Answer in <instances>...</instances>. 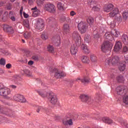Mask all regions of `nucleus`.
Masks as SVG:
<instances>
[{
  "label": "nucleus",
  "instance_id": "nucleus-56",
  "mask_svg": "<svg viewBox=\"0 0 128 128\" xmlns=\"http://www.w3.org/2000/svg\"><path fill=\"white\" fill-rule=\"evenodd\" d=\"M41 38L42 40H48V36L47 35H46L44 34H42L41 36Z\"/></svg>",
  "mask_w": 128,
  "mask_h": 128
},
{
  "label": "nucleus",
  "instance_id": "nucleus-32",
  "mask_svg": "<svg viewBox=\"0 0 128 128\" xmlns=\"http://www.w3.org/2000/svg\"><path fill=\"white\" fill-rule=\"evenodd\" d=\"M111 34L112 36H114L115 38H118V36L120 35V32L116 30H112Z\"/></svg>",
  "mask_w": 128,
  "mask_h": 128
},
{
  "label": "nucleus",
  "instance_id": "nucleus-64",
  "mask_svg": "<svg viewBox=\"0 0 128 128\" xmlns=\"http://www.w3.org/2000/svg\"><path fill=\"white\" fill-rule=\"evenodd\" d=\"M24 16L26 18H28V14H26L24 12Z\"/></svg>",
  "mask_w": 128,
  "mask_h": 128
},
{
  "label": "nucleus",
  "instance_id": "nucleus-54",
  "mask_svg": "<svg viewBox=\"0 0 128 128\" xmlns=\"http://www.w3.org/2000/svg\"><path fill=\"white\" fill-rule=\"evenodd\" d=\"M122 52H124V54H126V52H128V46H124L123 48Z\"/></svg>",
  "mask_w": 128,
  "mask_h": 128
},
{
  "label": "nucleus",
  "instance_id": "nucleus-11",
  "mask_svg": "<svg viewBox=\"0 0 128 128\" xmlns=\"http://www.w3.org/2000/svg\"><path fill=\"white\" fill-rule=\"evenodd\" d=\"M55 70L54 76L56 78H60L62 76H66V73L64 72H60L56 68L54 69Z\"/></svg>",
  "mask_w": 128,
  "mask_h": 128
},
{
  "label": "nucleus",
  "instance_id": "nucleus-53",
  "mask_svg": "<svg viewBox=\"0 0 128 128\" xmlns=\"http://www.w3.org/2000/svg\"><path fill=\"white\" fill-rule=\"evenodd\" d=\"M56 46H59L60 44V37L58 36V40L55 43Z\"/></svg>",
  "mask_w": 128,
  "mask_h": 128
},
{
  "label": "nucleus",
  "instance_id": "nucleus-30",
  "mask_svg": "<svg viewBox=\"0 0 128 128\" xmlns=\"http://www.w3.org/2000/svg\"><path fill=\"white\" fill-rule=\"evenodd\" d=\"M52 18L48 19V21L49 22L48 26H50V28H54V26H56V24L54 22H52Z\"/></svg>",
  "mask_w": 128,
  "mask_h": 128
},
{
  "label": "nucleus",
  "instance_id": "nucleus-20",
  "mask_svg": "<svg viewBox=\"0 0 128 128\" xmlns=\"http://www.w3.org/2000/svg\"><path fill=\"white\" fill-rule=\"evenodd\" d=\"M21 74H26L28 78H32V72H30V70H26V69H24L21 70Z\"/></svg>",
  "mask_w": 128,
  "mask_h": 128
},
{
  "label": "nucleus",
  "instance_id": "nucleus-45",
  "mask_svg": "<svg viewBox=\"0 0 128 128\" xmlns=\"http://www.w3.org/2000/svg\"><path fill=\"white\" fill-rule=\"evenodd\" d=\"M0 65L6 66V60L4 58H1L0 60Z\"/></svg>",
  "mask_w": 128,
  "mask_h": 128
},
{
  "label": "nucleus",
  "instance_id": "nucleus-60",
  "mask_svg": "<svg viewBox=\"0 0 128 128\" xmlns=\"http://www.w3.org/2000/svg\"><path fill=\"white\" fill-rule=\"evenodd\" d=\"M6 8L7 10H12V4H8L6 6Z\"/></svg>",
  "mask_w": 128,
  "mask_h": 128
},
{
  "label": "nucleus",
  "instance_id": "nucleus-44",
  "mask_svg": "<svg viewBox=\"0 0 128 128\" xmlns=\"http://www.w3.org/2000/svg\"><path fill=\"white\" fill-rule=\"evenodd\" d=\"M84 40L86 42H90V35L86 36L84 38Z\"/></svg>",
  "mask_w": 128,
  "mask_h": 128
},
{
  "label": "nucleus",
  "instance_id": "nucleus-39",
  "mask_svg": "<svg viewBox=\"0 0 128 128\" xmlns=\"http://www.w3.org/2000/svg\"><path fill=\"white\" fill-rule=\"evenodd\" d=\"M48 50L49 52H54V48L52 45H49L48 46Z\"/></svg>",
  "mask_w": 128,
  "mask_h": 128
},
{
  "label": "nucleus",
  "instance_id": "nucleus-48",
  "mask_svg": "<svg viewBox=\"0 0 128 128\" xmlns=\"http://www.w3.org/2000/svg\"><path fill=\"white\" fill-rule=\"evenodd\" d=\"M123 18L124 20H128V12H123L122 14Z\"/></svg>",
  "mask_w": 128,
  "mask_h": 128
},
{
  "label": "nucleus",
  "instance_id": "nucleus-7",
  "mask_svg": "<svg viewBox=\"0 0 128 128\" xmlns=\"http://www.w3.org/2000/svg\"><path fill=\"white\" fill-rule=\"evenodd\" d=\"M44 10L49 12H56V6L52 4H46L44 6Z\"/></svg>",
  "mask_w": 128,
  "mask_h": 128
},
{
  "label": "nucleus",
  "instance_id": "nucleus-49",
  "mask_svg": "<svg viewBox=\"0 0 128 128\" xmlns=\"http://www.w3.org/2000/svg\"><path fill=\"white\" fill-rule=\"evenodd\" d=\"M88 4H90L91 6H94L96 4V1L88 0Z\"/></svg>",
  "mask_w": 128,
  "mask_h": 128
},
{
  "label": "nucleus",
  "instance_id": "nucleus-58",
  "mask_svg": "<svg viewBox=\"0 0 128 128\" xmlns=\"http://www.w3.org/2000/svg\"><path fill=\"white\" fill-rule=\"evenodd\" d=\"M124 60H126V64H128V54L127 55H124Z\"/></svg>",
  "mask_w": 128,
  "mask_h": 128
},
{
  "label": "nucleus",
  "instance_id": "nucleus-34",
  "mask_svg": "<svg viewBox=\"0 0 128 128\" xmlns=\"http://www.w3.org/2000/svg\"><path fill=\"white\" fill-rule=\"evenodd\" d=\"M32 36V33L30 32H26L24 34V38L26 40H28V38H30V37Z\"/></svg>",
  "mask_w": 128,
  "mask_h": 128
},
{
  "label": "nucleus",
  "instance_id": "nucleus-41",
  "mask_svg": "<svg viewBox=\"0 0 128 128\" xmlns=\"http://www.w3.org/2000/svg\"><path fill=\"white\" fill-rule=\"evenodd\" d=\"M8 12H6L4 14L2 19L4 20H8Z\"/></svg>",
  "mask_w": 128,
  "mask_h": 128
},
{
  "label": "nucleus",
  "instance_id": "nucleus-35",
  "mask_svg": "<svg viewBox=\"0 0 128 128\" xmlns=\"http://www.w3.org/2000/svg\"><path fill=\"white\" fill-rule=\"evenodd\" d=\"M120 124H121V126H124L126 128H128V122H126V120H122Z\"/></svg>",
  "mask_w": 128,
  "mask_h": 128
},
{
  "label": "nucleus",
  "instance_id": "nucleus-47",
  "mask_svg": "<svg viewBox=\"0 0 128 128\" xmlns=\"http://www.w3.org/2000/svg\"><path fill=\"white\" fill-rule=\"evenodd\" d=\"M44 108H42V106H38L36 107V112H44Z\"/></svg>",
  "mask_w": 128,
  "mask_h": 128
},
{
  "label": "nucleus",
  "instance_id": "nucleus-55",
  "mask_svg": "<svg viewBox=\"0 0 128 128\" xmlns=\"http://www.w3.org/2000/svg\"><path fill=\"white\" fill-rule=\"evenodd\" d=\"M44 0H37L36 4L38 6H40V4H44Z\"/></svg>",
  "mask_w": 128,
  "mask_h": 128
},
{
  "label": "nucleus",
  "instance_id": "nucleus-18",
  "mask_svg": "<svg viewBox=\"0 0 128 128\" xmlns=\"http://www.w3.org/2000/svg\"><path fill=\"white\" fill-rule=\"evenodd\" d=\"M0 112H2V114H6L7 116H16V113L14 112H12V111H9L8 112H6V110H4V109H0Z\"/></svg>",
  "mask_w": 128,
  "mask_h": 128
},
{
  "label": "nucleus",
  "instance_id": "nucleus-57",
  "mask_svg": "<svg viewBox=\"0 0 128 128\" xmlns=\"http://www.w3.org/2000/svg\"><path fill=\"white\" fill-rule=\"evenodd\" d=\"M76 14V13L74 10H72L70 12V16H74Z\"/></svg>",
  "mask_w": 128,
  "mask_h": 128
},
{
  "label": "nucleus",
  "instance_id": "nucleus-29",
  "mask_svg": "<svg viewBox=\"0 0 128 128\" xmlns=\"http://www.w3.org/2000/svg\"><path fill=\"white\" fill-rule=\"evenodd\" d=\"M37 92L42 98H46L48 96V92H44L42 90H37Z\"/></svg>",
  "mask_w": 128,
  "mask_h": 128
},
{
  "label": "nucleus",
  "instance_id": "nucleus-21",
  "mask_svg": "<svg viewBox=\"0 0 128 128\" xmlns=\"http://www.w3.org/2000/svg\"><path fill=\"white\" fill-rule=\"evenodd\" d=\"M70 32V26L68 24H65L64 26V34H68Z\"/></svg>",
  "mask_w": 128,
  "mask_h": 128
},
{
  "label": "nucleus",
  "instance_id": "nucleus-62",
  "mask_svg": "<svg viewBox=\"0 0 128 128\" xmlns=\"http://www.w3.org/2000/svg\"><path fill=\"white\" fill-rule=\"evenodd\" d=\"M34 0H28V4L30 6H32V4H34Z\"/></svg>",
  "mask_w": 128,
  "mask_h": 128
},
{
  "label": "nucleus",
  "instance_id": "nucleus-28",
  "mask_svg": "<svg viewBox=\"0 0 128 128\" xmlns=\"http://www.w3.org/2000/svg\"><path fill=\"white\" fill-rule=\"evenodd\" d=\"M81 60L84 64H90V58L86 56H82Z\"/></svg>",
  "mask_w": 128,
  "mask_h": 128
},
{
  "label": "nucleus",
  "instance_id": "nucleus-42",
  "mask_svg": "<svg viewBox=\"0 0 128 128\" xmlns=\"http://www.w3.org/2000/svg\"><path fill=\"white\" fill-rule=\"evenodd\" d=\"M12 12H10L9 14V18H10L12 20V22H16V17L12 16Z\"/></svg>",
  "mask_w": 128,
  "mask_h": 128
},
{
  "label": "nucleus",
  "instance_id": "nucleus-4",
  "mask_svg": "<svg viewBox=\"0 0 128 128\" xmlns=\"http://www.w3.org/2000/svg\"><path fill=\"white\" fill-rule=\"evenodd\" d=\"M116 92L118 96H126L128 92V89L124 86H118L116 88Z\"/></svg>",
  "mask_w": 128,
  "mask_h": 128
},
{
  "label": "nucleus",
  "instance_id": "nucleus-61",
  "mask_svg": "<svg viewBox=\"0 0 128 128\" xmlns=\"http://www.w3.org/2000/svg\"><path fill=\"white\" fill-rule=\"evenodd\" d=\"M6 68H12V64H6Z\"/></svg>",
  "mask_w": 128,
  "mask_h": 128
},
{
  "label": "nucleus",
  "instance_id": "nucleus-43",
  "mask_svg": "<svg viewBox=\"0 0 128 128\" xmlns=\"http://www.w3.org/2000/svg\"><path fill=\"white\" fill-rule=\"evenodd\" d=\"M87 22L89 24H92L94 23V19L92 17H89L87 19Z\"/></svg>",
  "mask_w": 128,
  "mask_h": 128
},
{
  "label": "nucleus",
  "instance_id": "nucleus-6",
  "mask_svg": "<svg viewBox=\"0 0 128 128\" xmlns=\"http://www.w3.org/2000/svg\"><path fill=\"white\" fill-rule=\"evenodd\" d=\"M10 94V90L6 87L0 88V96H6Z\"/></svg>",
  "mask_w": 128,
  "mask_h": 128
},
{
  "label": "nucleus",
  "instance_id": "nucleus-37",
  "mask_svg": "<svg viewBox=\"0 0 128 128\" xmlns=\"http://www.w3.org/2000/svg\"><path fill=\"white\" fill-rule=\"evenodd\" d=\"M92 10H94V12H99L100 10V6L98 5H96V6H94Z\"/></svg>",
  "mask_w": 128,
  "mask_h": 128
},
{
  "label": "nucleus",
  "instance_id": "nucleus-24",
  "mask_svg": "<svg viewBox=\"0 0 128 128\" xmlns=\"http://www.w3.org/2000/svg\"><path fill=\"white\" fill-rule=\"evenodd\" d=\"M81 48L85 52V54H90V50L88 48V46L86 44H83L81 46Z\"/></svg>",
  "mask_w": 128,
  "mask_h": 128
},
{
  "label": "nucleus",
  "instance_id": "nucleus-26",
  "mask_svg": "<svg viewBox=\"0 0 128 128\" xmlns=\"http://www.w3.org/2000/svg\"><path fill=\"white\" fill-rule=\"evenodd\" d=\"M104 38H105L106 40H112V35L110 32H107L105 34Z\"/></svg>",
  "mask_w": 128,
  "mask_h": 128
},
{
  "label": "nucleus",
  "instance_id": "nucleus-9",
  "mask_svg": "<svg viewBox=\"0 0 128 128\" xmlns=\"http://www.w3.org/2000/svg\"><path fill=\"white\" fill-rule=\"evenodd\" d=\"M44 20L42 19L38 20L36 24V28L38 30H42L44 28Z\"/></svg>",
  "mask_w": 128,
  "mask_h": 128
},
{
  "label": "nucleus",
  "instance_id": "nucleus-14",
  "mask_svg": "<svg viewBox=\"0 0 128 128\" xmlns=\"http://www.w3.org/2000/svg\"><path fill=\"white\" fill-rule=\"evenodd\" d=\"M114 8V5L112 4H108V5H106L104 8V12H112V9Z\"/></svg>",
  "mask_w": 128,
  "mask_h": 128
},
{
  "label": "nucleus",
  "instance_id": "nucleus-31",
  "mask_svg": "<svg viewBox=\"0 0 128 128\" xmlns=\"http://www.w3.org/2000/svg\"><path fill=\"white\" fill-rule=\"evenodd\" d=\"M126 62H124L123 63H120L119 66V70L120 72H124V70H126Z\"/></svg>",
  "mask_w": 128,
  "mask_h": 128
},
{
  "label": "nucleus",
  "instance_id": "nucleus-63",
  "mask_svg": "<svg viewBox=\"0 0 128 128\" xmlns=\"http://www.w3.org/2000/svg\"><path fill=\"white\" fill-rule=\"evenodd\" d=\"M28 64L29 66H32V64H34V62L30 60L28 62Z\"/></svg>",
  "mask_w": 128,
  "mask_h": 128
},
{
  "label": "nucleus",
  "instance_id": "nucleus-59",
  "mask_svg": "<svg viewBox=\"0 0 128 128\" xmlns=\"http://www.w3.org/2000/svg\"><path fill=\"white\" fill-rule=\"evenodd\" d=\"M32 60H38V56H32Z\"/></svg>",
  "mask_w": 128,
  "mask_h": 128
},
{
  "label": "nucleus",
  "instance_id": "nucleus-46",
  "mask_svg": "<svg viewBox=\"0 0 128 128\" xmlns=\"http://www.w3.org/2000/svg\"><path fill=\"white\" fill-rule=\"evenodd\" d=\"M40 14V11L39 10H35L33 11V13L32 14V16H34V18H36L38 16V15Z\"/></svg>",
  "mask_w": 128,
  "mask_h": 128
},
{
  "label": "nucleus",
  "instance_id": "nucleus-8",
  "mask_svg": "<svg viewBox=\"0 0 128 128\" xmlns=\"http://www.w3.org/2000/svg\"><path fill=\"white\" fill-rule=\"evenodd\" d=\"M49 100H50V102L52 104H56V102H58V98H56V96L54 94V93L49 94Z\"/></svg>",
  "mask_w": 128,
  "mask_h": 128
},
{
  "label": "nucleus",
  "instance_id": "nucleus-16",
  "mask_svg": "<svg viewBox=\"0 0 128 128\" xmlns=\"http://www.w3.org/2000/svg\"><path fill=\"white\" fill-rule=\"evenodd\" d=\"M116 14H118V8H113L110 12L109 14V16H110V18H114V16H116Z\"/></svg>",
  "mask_w": 128,
  "mask_h": 128
},
{
  "label": "nucleus",
  "instance_id": "nucleus-33",
  "mask_svg": "<svg viewBox=\"0 0 128 128\" xmlns=\"http://www.w3.org/2000/svg\"><path fill=\"white\" fill-rule=\"evenodd\" d=\"M90 59L92 62H96L98 61L96 56L94 54H91L90 56Z\"/></svg>",
  "mask_w": 128,
  "mask_h": 128
},
{
  "label": "nucleus",
  "instance_id": "nucleus-5",
  "mask_svg": "<svg viewBox=\"0 0 128 128\" xmlns=\"http://www.w3.org/2000/svg\"><path fill=\"white\" fill-rule=\"evenodd\" d=\"M72 38L76 42L77 46H80V36L78 34V31H75L73 32L72 34Z\"/></svg>",
  "mask_w": 128,
  "mask_h": 128
},
{
  "label": "nucleus",
  "instance_id": "nucleus-50",
  "mask_svg": "<svg viewBox=\"0 0 128 128\" xmlns=\"http://www.w3.org/2000/svg\"><path fill=\"white\" fill-rule=\"evenodd\" d=\"M18 78H20V76L16 75L12 77V78H11V80H14V82H16V80H18Z\"/></svg>",
  "mask_w": 128,
  "mask_h": 128
},
{
  "label": "nucleus",
  "instance_id": "nucleus-2",
  "mask_svg": "<svg viewBox=\"0 0 128 128\" xmlns=\"http://www.w3.org/2000/svg\"><path fill=\"white\" fill-rule=\"evenodd\" d=\"M112 48V44L109 41H105L101 46V50L103 52H106Z\"/></svg>",
  "mask_w": 128,
  "mask_h": 128
},
{
  "label": "nucleus",
  "instance_id": "nucleus-38",
  "mask_svg": "<svg viewBox=\"0 0 128 128\" xmlns=\"http://www.w3.org/2000/svg\"><path fill=\"white\" fill-rule=\"evenodd\" d=\"M116 80L118 82H122L124 80V77L122 76H117Z\"/></svg>",
  "mask_w": 128,
  "mask_h": 128
},
{
  "label": "nucleus",
  "instance_id": "nucleus-25",
  "mask_svg": "<svg viewBox=\"0 0 128 128\" xmlns=\"http://www.w3.org/2000/svg\"><path fill=\"white\" fill-rule=\"evenodd\" d=\"M102 122H105L106 124H113L112 120L110 119L108 117H104L102 119Z\"/></svg>",
  "mask_w": 128,
  "mask_h": 128
},
{
  "label": "nucleus",
  "instance_id": "nucleus-40",
  "mask_svg": "<svg viewBox=\"0 0 128 128\" xmlns=\"http://www.w3.org/2000/svg\"><path fill=\"white\" fill-rule=\"evenodd\" d=\"M123 102L126 104H128V96L126 94L124 95L123 98Z\"/></svg>",
  "mask_w": 128,
  "mask_h": 128
},
{
  "label": "nucleus",
  "instance_id": "nucleus-19",
  "mask_svg": "<svg viewBox=\"0 0 128 128\" xmlns=\"http://www.w3.org/2000/svg\"><path fill=\"white\" fill-rule=\"evenodd\" d=\"M76 46L80 45H76H76L73 44L70 50L72 54H76L78 52V48L76 47Z\"/></svg>",
  "mask_w": 128,
  "mask_h": 128
},
{
  "label": "nucleus",
  "instance_id": "nucleus-22",
  "mask_svg": "<svg viewBox=\"0 0 128 128\" xmlns=\"http://www.w3.org/2000/svg\"><path fill=\"white\" fill-rule=\"evenodd\" d=\"M121 40L122 42H124V44H128V36L126 34H123L121 37Z\"/></svg>",
  "mask_w": 128,
  "mask_h": 128
},
{
  "label": "nucleus",
  "instance_id": "nucleus-3",
  "mask_svg": "<svg viewBox=\"0 0 128 128\" xmlns=\"http://www.w3.org/2000/svg\"><path fill=\"white\" fill-rule=\"evenodd\" d=\"M88 24L84 22H81L78 24V30L80 34H84L88 30Z\"/></svg>",
  "mask_w": 128,
  "mask_h": 128
},
{
  "label": "nucleus",
  "instance_id": "nucleus-13",
  "mask_svg": "<svg viewBox=\"0 0 128 128\" xmlns=\"http://www.w3.org/2000/svg\"><path fill=\"white\" fill-rule=\"evenodd\" d=\"M4 32H8V34H12L14 32V28H12V26H10L9 25H4Z\"/></svg>",
  "mask_w": 128,
  "mask_h": 128
},
{
  "label": "nucleus",
  "instance_id": "nucleus-10",
  "mask_svg": "<svg viewBox=\"0 0 128 128\" xmlns=\"http://www.w3.org/2000/svg\"><path fill=\"white\" fill-rule=\"evenodd\" d=\"M14 100H16L17 102H26V100L24 97V96L17 94L14 96Z\"/></svg>",
  "mask_w": 128,
  "mask_h": 128
},
{
  "label": "nucleus",
  "instance_id": "nucleus-52",
  "mask_svg": "<svg viewBox=\"0 0 128 128\" xmlns=\"http://www.w3.org/2000/svg\"><path fill=\"white\" fill-rule=\"evenodd\" d=\"M69 2L70 4H71V6H74L76 4V0H71Z\"/></svg>",
  "mask_w": 128,
  "mask_h": 128
},
{
  "label": "nucleus",
  "instance_id": "nucleus-17",
  "mask_svg": "<svg viewBox=\"0 0 128 128\" xmlns=\"http://www.w3.org/2000/svg\"><path fill=\"white\" fill-rule=\"evenodd\" d=\"M116 14H118V8H113L110 12L109 14V16H110V18H114V16H116Z\"/></svg>",
  "mask_w": 128,
  "mask_h": 128
},
{
  "label": "nucleus",
  "instance_id": "nucleus-36",
  "mask_svg": "<svg viewBox=\"0 0 128 128\" xmlns=\"http://www.w3.org/2000/svg\"><path fill=\"white\" fill-rule=\"evenodd\" d=\"M58 10H64V4L59 2L58 4Z\"/></svg>",
  "mask_w": 128,
  "mask_h": 128
},
{
  "label": "nucleus",
  "instance_id": "nucleus-12",
  "mask_svg": "<svg viewBox=\"0 0 128 128\" xmlns=\"http://www.w3.org/2000/svg\"><path fill=\"white\" fill-rule=\"evenodd\" d=\"M122 42L118 41L116 43V44L114 46V50L116 52H118L122 50Z\"/></svg>",
  "mask_w": 128,
  "mask_h": 128
},
{
  "label": "nucleus",
  "instance_id": "nucleus-23",
  "mask_svg": "<svg viewBox=\"0 0 128 128\" xmlns=\"http://www.w3.org/2000/svg\"><path fill=\"white\" fill-rule=\"evenodd\" d=\"M63 124L64 126H72V119H64L63 120Z\"/></svg>",
  "mask_w": 128,
  "mask_h": 128
},
{
  "label": "nucleus",
  "instance_id": "nucleus-1",
  "mask_svg": "<svg viewBox=\"0 0 128 128\" xmlns=\"http://www.w3.org/2000/svg\"><path fill=\"white\" fill-rule=\"evenodd\" d=\"M120 57L114 56L108 58L106 60V66H110V64H116L120 62Z\"/></svg>",
  "mask_w": 128,
  "mask_h": 128
},
{
  "label": "nucleus",
  "instance_id": "nucleus-27",
  "mask_svg": "<svg viewBox=\"0 0 128 128\" xmlns=\"http://www.w3.org/2000/svg\"><path fill=\"white\" fill-rule=\"evenodd\" d=\"M80 98L82 100V102H88L90 98L88 96V95L82 94L80 96Z\"/></svg>",
  "mask_w": 128,
  "mask_h": 128
},
{
  "label": "nucleus",
  "instance_id": "nucleus-51",
  "mask_svg": "<svg viewBox=\"0 0 128 128\" xmlns=\"http://www.w3.org/2000/svg\"><path fill=\"white\" fill-rule=\"evenodd\" d=\"M24 24L26 28H30V24H28V20H24Z\"/></svg>",
  "mask_w": 128,
  "mask_h": 128
},
{
  "label": "nucleus",
  "instance_id": "nucleus-15",
  "mask_svg": "<svg viewBox=\"0 0 128 128\" xmlns=\"http://www.w3.org/2000/svg\"><path fill=\"white\" fill-rule=\"evenodd\" d=\"M77 81L80 80L82 82V84H88L90 82V78L88 76H84L83 78H77L76 79Z\"/></svg>",
  "mask_w": 128,
  "mask_h": 128
}]
</instances>
